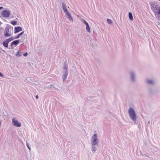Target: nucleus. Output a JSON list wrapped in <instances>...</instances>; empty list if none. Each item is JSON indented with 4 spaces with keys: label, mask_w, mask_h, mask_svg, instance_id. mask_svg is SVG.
Returning a JSON list of instances; mask_svg holds the SVG:
<instances>
[{
    "label": "nucleus",
    "mask_w": 160,
    "mask_h": 160,
    "mask_svg": "<svg viewBox=\"0 0 160 160\" xmlns=\"http://www.w3.org/2000/svg\"><path fill=\"white\" fill-rule=\"evenodd\" d=\"M129 116L133 121H135L137 119V115L135 111L132 108H130L128 111Z\"/></svg>",
    "instance_id": "obj_1"
},
{
    "label": "nucleus",
    "mask_w": 160,
    "mask_h": 160,
    "mask_svg": "<svg viewBox=\"0 0 160 160\" xmlns=\"http://www.w3.org/2000/svg\"><path fill=\"white\" fill-rule=\"evenodd\" d=\"M91 145H96L98 144L99 140L98 139L97 135L96 133L94 134L91 138Z\"/></svg>",
    "instance_id": "obj_2"
},
{
    "label": "nucleus",
    "mask_w": 160,
    "mask_h": 160,
    "mask_svg": "<svg viewBox=\"0 0 160 160\" xmlns=\"http://www.w3.org/2000/svg\"><path fill=\"white\" fill-rule=\"evenodd\" d=\"M129 75L132 82H135L136 81V72L133 71L129 72Z\"/></svg>",
    "instance_id": "obj_3"
},
{
    "label": "nucleus",
    "mask_w": 160,
    "mask_h": 160,
    "mask_svg": "<svg viewBox=\"0 0 160 160\" xmlns=\"http://www.w3.org/2000/svg\"><path fill=\"white\" fill-rule=\"evenodd\" d=\"M1 14L3 17L7 18L9 17L10 11L8 10H4L1 12Z\"/></svg>",
    "instance_id": "obj_4"
},
{
    "label": "nucleus",
    "mask_w": 160,
    "mask_h": 160,
    "mask_svg": "<svg viewBox=\"0 0 160 160\" xmlns=\"http://www.w3.org/2000/svg\"><path fill=\"white\" fill-rule=\"evenodd\" d=\"M146 84L148 86H153L155 84V81L152 79H146L145 80Z\"/></svg>",
    "instance_id": "obj_5"
},
{
    "label": "nucleus",
    "mask_w": 160,
    "mask_h": 160,
    "mask_svg": "<svg viewBox=\"0 0 160 160\" xmlns=\"http://www.w3.org/2000/svg\"><path fill=\"white\" fill-rule=\"evenodd\" d=\"M10 28L8 26H7L5 28V31L4 33V36L5 37H8L11 36V32L9 30Z\"/></svg>",
    "instance_id": "obj_6"
},
{
    "label": "nucleus",
    "mask_w": 160,
    "mask_h": 160,
    "mask_svg": "<svg viewBox=\"0 0 160 160\" xmlns=\"http://www.w3.org/2000/svg\"><path fill=\"white\" fill-rule=\"evenodd\" d=\"M151 7L152 10L155 13H157L158 10L160 7L155 3H152L151 4Z\"/></svg>",
    "instance_id": "obj_7"
},
{
    "label": "nucleus",
    "mask_w": 160,
    "mask_h": 160,
    "mask_svg": "<svg viewBox=\"0 0 160 160\" xmlns=\"http://www.w3.org/2000/svg\"><path fill=\"white\" fill-rule=\"evenodd\" d=\"M12 123L13 125L16 127H20L21 126V123L14 118H12Z\"/></svg>",
    "instance_id": "obj_8"
},
{
    "label": "nucleus",
    "mask_w": 160,
    "mask_h": 160,
    "mask_svg": "<svg viewBox=\"0 0 160 160\" xmlns=\"http://www.w3.org/2000/svg\"><path fill=\"white\" fill-rule=\"evenodd\" d=\"M82 21L86 25V29L87 32H90V28L88 23L85 21L84 19H82Z\"/></svg>",
    "instance_id": "obj_9"
},
{
    "label": "nucleus",
    "mask_w": 160,
    "mask_h": 160,
    "mask_svg": "<svg viewBox=\"0 0 160 160\" xmlns=\"http://www.w3.org/2000/svg\"><path fill=\"white\" fill-rule=\"evenodd\" d=\"M68 74V71L67 70H65L63 75V82H64L66 81Z\"/></svg>",
    "instance_id": "obj_10"
},
{
    "label": "nucleus",
    "mask_w": 160,
    "mask_h": 160,
    "mask_svg": "<svg viewBox=\"0 0 160 160\" xmlns=\"http://www.w3.org/2000/svg\"><path fill=\"white\" fill-rule=\"evenodd\" d=\"M22 30V28L18 26L17 27H15L14 28V33H16L20 31H21Z\"/></svg>",
    "instance_id": "obj_11"
},
{
    "label": "nucleus",
    "mask_w": 160,
    "mask_h": 160,
    "mask_svg": "<svg viewBox=\"0 0 160 160\" xmlns=\"http://www.w3.org/2000/svg\"><path fill=\"white\" fill-rule=\"evenodd\" d=\"M65 15L66 18H68L70 21H71L72 22H73V19L71 15L69 13H68Z\"/></svg>",
    "instance_id": "obj_12"
},
{
    "label": "nucleus",
    "mask_w": 160,
    "mask_h": 160,
    "mask_svg": "<svg viewBox=\"0 0 160 160\" xmlns=\"http://www.w3.org/2000/svg\"><path fill=\"white\" fill-rule=\"evenodd\" d=\"M8 42L5 39L4 41L2 42V44L3 46L5 48H8Z\"/></svg>",
    "instance_id": "obj_13"
},
{
    "label": "nucleus",
    "mask_w": 160,
    "mask_h": 160,
    "mask_svg": "<svg viewBox=\"0 0 160 160\" xmlns=\"http://www.w3.org/2000/svg\"><path fill=\"white\" fill-rule=\"evenodd\" d=\"M12 42V44H13L15 46L17 45L19 42V40H17L13 41Z\"/></svg>",
    "instance_id": "obj_14"
},
{
    "label": "nucleus",
    "mask_w": 160,
    "mask_h": 160,
    "mask_svg": "<svg viewBox=\"0 0 160 160\" xmlns=\"http://www.w3.org/2000/svg\"><path fill=\"white\" fill-rule=\"evenodd\" d=\"M129 18L130 20L132 21L133 19L132 14L131 12H129L128 13Z\"/></svg>",
    "instance_id": "obj_15"
},
{
    "label": "nucleus",
    "mask_w": 160,
    "mask_h": 160,
    "mask_svg": "<svg viewBox=\"0 0 160 160\" xmlns=\"http://www.w3.org/2000/svg\"><path fill=\"white\" fill-rule=\"evenodd\" d=\"M24 33V32L23 31L21 33H20L17 36H16L14 37V38L15 39H18Z\"/></svg>",
    "instance_id": "obj_16"
},
{
    "label": "nucleus",
    "mask_w": 160,
    "mask_h": 160,
    "mask_svg": "<svg viewBox=\"0 0 160 160\" xmlns=\"http://www.w3.org/2000/svg\"><path fill=\"white\" fill-rule=\"evenodd\" d=\"M92 152H95L96 150V147L95 145H92Z\"/></svg>",
    "instance_id": "obj_17"
},
{
    "label": "nucleus",
    "mask_w": 160,
    "mask_h": 160,
    "mask_svg": "<svg viewBox=\"0 0 160 160\" xmlns=\"http://www.w3.org/2000/svg\"><path fill=\"white\" fill-rule=\"evenodd\" d=\"M148 91L149 93L150 94H152L153 93V89L151 88H149L148 89Z\"/></svg>",
    "instance_id": "obj_18"
},
{
    "label": "nucleus",
    "mask_w": 160,
    "mask_h": 160,
    "mask_svg": "<svg viewBox=\"0 0 160 160\" xmlns=\"http://www.w3.org/2000/svg\"><path fill=\"white\" fill-rule=\"evenodd\" d=\"M62 8L63 10H64L65 9H67L66 8V5L63 2L62 3Z\"/></svg>",
    "instance_id": "obj_19"
},
{
    "label": "nucleus",
    "mask_w": 160,
    "mask_h": 160,
    "mask_svg": "<svg viewBox=\"0 0 160 160\" xmlns=\"http://www.w3.org/2000/svg\"><path fill=\"white\" fill-rule=\"evenodd\" d=\"M16 55L17 56L19 57H20L22 56V54H21L20 53L19 51H18Z\"/></svg>",
    "instance_id": "obj_20"
},
{
    "label": "nucleus",
    "mask_w": 160,
    "mask_h": 160,
    "mask_svg": "<svg viewBox=\"0 0 160 160\" xmlns=\"http://www.w3.org/2000/svg\"><path fill=\"white\" fill-rule=\"evenodd\" d=\"M17 22L15 21H12L11 22V23L13 25H15L17 24Z\"/></svg>",
    "instance_id": "obj_21"
},
{
    "label": "nucleus",
    "mask_w": 160,
    "mask_h": 160,
    "mask_svg": "<svg viewBox=\"0 0 160 160\" xmlns=\"http://www.w3.org/2000/svg\"><path fill=\"white\" fill-rule=\"evenodd\" d=\"M107 22L108 24H112V21L109 19H107Z\"/></svg>",
    "instance_id": "obj_22"
},
{
    "label": "nucleus",
    "mask_w": 160,
    "mask_h": 160,
    "mask_svg": "<svg viewBox=\"0 0 160 160\" xmlns=\"http://www.w3.org/2000/svg\"><path fill=\"white\" fill-rule=\"evenodd\" d=\"M63 69H64V71L65 70H67V65L65 63H64L63 64Z\"/></svg>",
    "instance_id": "obj_23"
},
{
    "label": "nucleus",
    "mask_w": 160,
    "mask_h": 160,
    "mask_svg": "<svg viewBox=\"0 0 160 160\" xmlns=\"http://www.w3.org/2000/svg\"><path fill=\"white\" fill-rule=\"evenodd\" d=\"M159 10L158 11V19H159L160 20V7L158 9Z\"/></svg>",
    "instance_id": "obj_24"
},
{
    "label": "nucleus",
    "mask_w": 160,
    "mask_h": 160,
    "mask_svg": "<svg viewBox=\"0 0 160 160\" xmlns=\"http://www.w3.org/2000/svg\"><path fill=\"white\" fill-rule=\"evenodd\" d=\"M64 12L65 13V14H66L67 13H69V12H68L67 9H64L63 10Z\"/></svg>",
    "instance_id": "obj_25"
},
{
    "label": "nucleus",
    "mask_w": 160,
    "mask_h": 160,
    "mask_svg": "<svg viewBox=\"0 0 160 160\" xmlns=\"http://www.w3.org/2000/svg\"><path fill=\"white\" fill-rule=\"evenodd\" d=\"M26 146L27 147V148L29 149V150H30V147L29 146V144L28 143H26Z\"/></svg>",
    "instance_id": "obj_26"
},
{
    "label": "nucleus",
    "mask_w": 160,
    "mask_h": 160,
    "mask_svg": "<svg viewBox=\"0 0 160 160\" xmlns=\"http://www.w3.org/2000/svg\"><path fill=\"white\" fill-rule=\"evenodd\" d=\"M6 39L8 42V43H9L10 42L12 41L9 38H7V39Z\"/></svg>",
    "instance_id": "obj_27"
},
{
    "label": "nucleus",
    "mask_w": 160,
    "mask_h": 160,
    "mask_svg": "<svg viewBox=\"0 0 160 160\" xmlns=\"http://www.w3.org/2000/svg\"><path fill=\"white\" fill-rule=\"evenodd\" d=\"M14 45L13 44H12V42H11V48H9V49H13V45Z\"/></svg>",
    "instance_id": "obj_28"
},
{
    "label": "nucleus",
    "mask_w": 160,
    "mask_h": 160,
    "mask_svg": "<svg viewBox=\"0 0 160 160\" xmlns=\"http://www.w3.org/2000/svg\"><path fill=\"white\" fill-rule=\"evenodd\" d=\"M9 38L12 41L13 40V39H15V38H13V37H11Z\"/></svg>",
    "instance_id": "obj_29"
},
{
    "label": "nucleus",
    "mask_w": 160,
    "mask_h": 160,
    "mask_svg": "<svg viewBox=\"0 0 160 160\" xmlns=\"http://www.w3.org/2000/svg\"><path fill=\"white\" fill-rule=\"evenodd\" d=\"M28 54V53L26 52V53H24L23 55L24 56H25V57H26L27 56Z\"/></svg>",
    "instance_id": "obj_30"
},
{
    "label": "nucleus",
    "mask_w": 160,
    "mask_h": 160,
    "mask_svg": "<svg viewBox=\"0 0 160 160\" xmlns=\"http://www.w3.org/2000/svg\"><path fill=\"white\" fill-rule=\"evenodd\" d=\"M2 28H0V35L2 33Z\"/></svg>",
    "instance_id": "obj_31"
},
{
    "label": "nucleus",
    "mask_w": 160,
    "mask_h": 160,
    "mask_svg": "<svg viewBox=\"0 0 160 160\" xmlns=\"http://www.w3.org/2000/svg\"><path fill=\"white\" fill-rule=\"evenodd\" d=\"M0 76L2 77L3 76V75L2 74V73L0 72Z\"/></svg>",
    "instance_id": "obj_32"
},
{
    "label": "nucleus",
    "mask_w": 160,
    "mask_h": 160,
    "mask_svg": "<svg viewBox=\"0 0 160 160\" xmlns=\"http://www.w3.org/2000/svg\"><path fill=\"white\" fill-rule=\"evenodd\" d=\"M35 97L37 99H38V95H36Z\"/></svg>",
    "instance_id": "obj_33"
},
{
    "label": "nucleus",
    "mask_w": 160,
    "mask_h": 160,
    "mask_svg": "<svg viewBox=\"0 0 160 160\" xmlns=\"http://www.w3.org/2000/svg\"><path fill=\"white\" fill-rule=\"evenodd\" d=\"M3 8L2 7H0V10L1 9H3Z\"/></svg>",
    "instance_id": "obj_34"
},
{
    "label": "nucleus",
    "mask_w": 160,
    "mask_h": 160,
    "mask_svg": "<svg viewBox=\"0 0 160 160\" xmlns=\"http://www.w3.org/2000/svg\"><path fill=\"white\" fill-rule=\"evenodd\" d=\"M148 124H149L150 123V121H149L148 122Z\"/></svg>",
    "instance_id": "obj_35"
},
{
    "label": "nucleus",
    "mask_w": 160,
    "mask_h": 160,
    "mask_svg": "<svg viewBox=\"0 0 160 160\" xmlns=\"http://www.w3.org/2000/svg\"><path fill=\"white\" fill-rule=\"evenodd\" d=\"M1 121H0V126L1 125Z\"/></svg>",
    "instance_id": "obj_36"
},
{
    "label": "nucleus",
    "mask_w": 160,
    "mask_h": 160,
    "mask_svg": "<svg viewBox=\"0 0 160 160\" xmlns=\"http://www.w3.org/2000/svg\"><path fill=\"white\" fill-rule=\"evenodd\" d=\"M14 16H13V17H12V18H14Z\"/></svg>",
    "instance_id": "obj_37"
}]
</instances>
